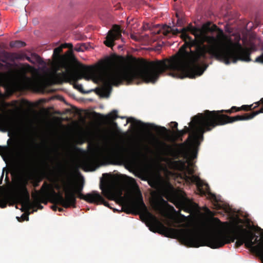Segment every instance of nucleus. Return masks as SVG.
Returning a JSON list of instances; mask_svg holds the SVG:
<instances>
[{
	"label": "nucleus",
	"instance_id": "obj_44",
	"mask_svg": "<svg viewBox=\"0 0 263 263\" xmlns=\"http://www.w3.org/2000/svg\"><path fill=\"white\" fill-rule=\"evenodd\" d=\"M160 201L164 204H166L167 203V202L165 200H164L162 197L160 198Z\"/></svg>",
	"mask_w": 263,
	"mask_h": 263
},
{
	"label": "nucleus",
	"instance_id": "obj_20",
	"mask_svg": "<svg viewBox=\"0 0 263 263\" xmlns=\"http://www.w3.org/2000/svg\"><path fill=\"white\" fill-rule=\"evenodd\" d=\"M59 152L57 147L52 148L51 154L48 153L46 155V159L51 162H59Z\"/></svg>",
	"mask_w": 263,
	"mask_h": 263
},
{
	"label": "nucleus",
	"instance_id": "obj_48",
	"mask_svg": "<svg viewBox=\"0 0 263 263\" xmlns=\"http://www.w3.org/2000/svg\"><path fill=\"white\" fill-rule=\"evenodd\" d=\"M132 61L133 62H137V60L136 58H132Z\"/></svg>",
	"mask_w": 263,
	"mask_h": 263
},
{
	"label": "nucleus",
	"instance_id": "obj_32",
	"mask_svg": "<svg viewBox=\"0 0 263 263\" xmlns=\"http://www.w3.org/2000/svg\"><path fill=\"white\" fill-rule=\"evenodd\" d=\"M101 198H95V200L96 201L95 202H93V204H103L105 206H108L109 207V204L103 198V197L101 195Z\"/></svg>",
	"mask_w": 263,
	"mask_h": 263
},
{
	"label": "nucleus",
	"instance_id": "obj_11",
	"mask_svg": "<svg viewBox=\"0 0 263 263\" xmlns=\"http://www.w3.org/2000/svg\"><path fill=\"white\" fill-rule=\"evenodd\" d=\"M238 228L245 239L246 247L251 249L253 252L255 253L260 258L261 262L263 263V242L254 246L253 240L256 235L252 231L243 228L241 226H238Z\"/></svg>",
	"mask_w": 263,
	"mask_h": 263
},
{
	"label": "nucleus",
	"instance_id": "obj_37",
	"mask_svg": "<svg viewBox=\"0 0 263 263\" xmlns=\"http://www.w3.org/2000/svg\"><path fill=\"white\" fill-rule=\"evenodd\" d=\"M262 242H263V240L260 241V239H258V236L257 235H256V236L255 237L254 240H253V243H254V246H256V245H258L259 243Z\"/></svg>",
	"mask_w": 263,
	"mask_h": 263
},
{
	"label": "nucleus",
	"instance_id": "obj_49",
	"mask_svg": "<svg viewBox=\"0 0 263 263\" xmlns=\"http://www.w3.org/2000/svg\"><path fill=\"white\" fill-rule=\"evenodd\" d=\"M112 125L114 127H117V123L115 122H113L112 123Z\"/></svg>",
	"mask_w": 263,
	"mask_h": 263
},
{
	"label": "nucleus",
	"instance_id": "obj_22",
	"mask_svg": "<svg viewBox=\"0 0 263 263\" xmlns=\"http://www.w3.org/2000/svg\"><path fill=\"white\" fill-rule=\"evenodd\" d=\"M83 78L82 75H80L76 72H75V78H69V80L67 81L66 82H68L69 81H72L73 82V87L74 88L77 89L80 92H83V86L82 84H79L78 82V80L81 79Z\"/></svg>",
	"mask_w": 263,
	"mask_h": 263
},
{
	"label": "nucleus",
	"instance_id": "obj_19",
	"mask_svg": "<svg viewBox=\"0 0 263 263\" xmlns=\"http://www.w3.org/2000/svg\"><path fill=\"white\" fill-rule=\"evenodd\" d=\"M136 122L138 125H142L144 127H151L155 130H157L158 132H162V133H166L167 132V129L163 126H157L152 124H145L141 122L140 121H136L134 118H130L127 119V123L128 122Z\"/></svg>",
	"mask_w": 263,
	"mask_h": 263
},
{
	"label": "nucleus",
	"instance_id": "obj_21",
	"mask_svg": "<svg viewBox=\"0 0 263 263\" xmlns=\"http://www.w3.org/2000/svg\"><path fill=\"white\" fill-rule=\"evenodd\" d=\"M14 60V55L13 53L3 51L0 52V67L3 66V64L1 62L7 63L9 60Z\"/></svg>",
	"mask_w": 263,
	"mask_h": 263
},
{
	"label": "nucleus",
	"instance_id": "obj_15",
	"mask_svg": "<svg viewBox=\"0 0 263 263\" xmlns=\"http://www.w3.org/2000/svg\"><path fill=\"white\" fill-rule=\"evenodd\" d=\"M122 37L121 28L119 25H114L108 31L104 44L107 47L112 48L114 45L115 41Z\"/></svg>",
	"mask_w": 263,
	"mask_h": 263
},
{
	"label": "nucleus",
	"instance_id": "obj_46",
	"mask_svg": "<svg viewBox=\"0 0 263 263\" xmlns=\"http://www.w3.org/2000/svg\"><path fill=\"white\" fill-rule=\"evenodd\" d=\"M58 210L59 212H63L64 211L63 209L62 208H58Z\"/></svg>",
	"mask_w": 263,
	"mask_h": 263
},
{
	"label": "nucleus",
	"instance_id": "obj_36",
	"mask_svg": "<svg viewBox=\"0 0 263 263\" xmlns=\"http://www.w3.org/2000/svg\"><path fill=\"white\" fill-rule=\"evenodd\" d=\"M19 156H21L23 162H26L27 159V156L24 153L22 152H18Z\"/></svg>",
	"mask_w": 263,
	"mask_h": 263
},
{
	"label": "nucleus",
	"instance_id": "obj_30",
	"mask_svg": "<svg viewBox=\"0 0 263 263\" xmlns=\"http://www.w3.org/2000/svg\"><path fill=\"white\" fill-rule=\"evenodd\" d=\"M119 117L118 116V111L116 110H113L106 116V119L109 120H114Z\"/></svg>",
	"mask_w": 263,
	"mask_h": 263
},
{
	"label": "nucleus",
	"instance_id": "obj_38",
	"mask_svg": "<svg viewBox=\"0 0 263 263\" xmlns=\"http://www.w3.org/2000/svg\"><path fill=\"white\" fill-rule=\"evenodd\" d=\"M194 27L190 24L186 28H183L182 29H185V32L187 33V31H190V32L192 31V30H193Z\"/></svg>",
	"mask_w": 263,
	"mask_h": 263
},
{
	"label": "nucleus",
	"instance_id": "obj_33",
	"mask_svg": "<svg viewBox=\"0 0 263 263\" xmlns=\"http://www.w3.org/2000/svg\"><path fill=\"white\" fill-rule=\"evenodd\" d=\"M253 105L254 104H252L251 105H243L241 107H240V111L243 110L245 111L252 110L253 109H255V108H253Z\"/></svg>",
	"mask_w": 263,
	"mask_h": 263
},
{
	"label": "nucleus",
	"instance_id": "obj_39",
	"mask_svg": "<svg viewBox=\"0 0 263 263\" xmlns=\"http://www.w3.org/2000/svg\"><path fill=\"white\" fill-rule=\"evenodd\" d=\"M171 126L173 128H175L176 130L178 127V123L176 122H171Z\"/></svg>",
	"mask_w": 263,
	"mask_h": 263
},
{
	"label": "nucleus",
	"instance_id": "obj_53",
	"mask_svg": "<svg viewBox=\"0 0 263 263\" xmlns=\"http://www.w3.org/2000/svg\"><path fill=\"white\" fill-rule=\"evenodd\" d=\"M16 218L18 219V220H19V218H19L18 217H17Z\"/></svg>",
	"mask_w": 263,
	"mask_h": 263
},
{
	"label": "nucleus",
	"instance_id": "obj_52",
	"mask_svg": "<svg viewBox=\"0 0 263 263\" xmlns=\"http://www.w3.org/2000/svg\"><path fill=\"white\" fill-rule=\"evenodd\" d=\"M3 176H4V173H3L2 175V178L3 177Z\"/></svg>",
	"mask_w": 263,
	"mask_h": 263
},
{
	"label": "nucleus",
	"instance_id": "obj_28",
	"mask_svg": "<svg viewBox=\"0 0 263 263\" xmlns=\"http://www.w3.org/2000/svg\"><path fill=\"white\" fill-rule=\"evenodd\" d=\"M79 67L84 71L85 74L93 75L92 69L90 67L85 66L78 62Z\"/></svg>",
	"mask_w": 263,
	"mask_h": 263
},
{
	"label": "nucleus",
	"instance_id": "obj_10",
	"mask_svg": "<svg viewBox=\"0 0 263 263\" xmlns=\"http://www.w3.org/2000/svg\"><path fill=\"white\" fill-rule=\"evenodd\" d=\"M254 104L255 105L253 107V108H256L259 105H261V107L259 110L254 111L250 114H245L242 115H237L234 117H231L228 115H222L220 117L221 120L219 122V124H217V125H225L237 121L250 120L253 119L257 115L263 113V98H262L259 101H257Z\"/></svg>",
	"mask_w": 263,
	"mask_h": 263
},
{
	"label": "nucleus",
	"instance_id": "obj_50",
	"mask_svg": "<svg viewBox=\"0 0 263 263\" xmlns=\"http://www.w3.org/2000/svg\"><path fill=\"white\" fill-rule=\"evenodd\" d=\"M85 78V79L86 80H89V77H84Z\"/></svg>",
	"mask_w": 263,
	"mask_h": 263
},
{
	"label": "nucleus",
	"instance_id": "obj_16",
	"mask_svg": "<svg viewBox=\"0 0 263 263\" xmlns=\"http://www.w3.org/2000/svg\"><path fill=\"white\" fill-rule=\"evenodd\" d=\"M98 158L94 154H91L84 157L81 161V165L90 171H94L98 164Z\"/></svg>",
	"mask_w": 263,
	"mask_h": 263
},
{
	"label": "nucleus",
	"instance_id": "obj_35",
	"mask_svg": "<svg viewBox=\"0 0 263 263\" xmlns=\"http://www.w3.org/2000/svg\"><path fill=\"white\" fill-rule=\"evenodd\" d=\"M42 181V178H37L33 182L34 187H37L39 186L40 182Z\"/></svg>",
	"mask_w": 263,
	"mask_h": 263
},
{
	"label": "nucleus",
	"instance_id": "obj_47",
	"mask_svg": "<svg viewBox=\"0 0 263 263\" xmlns=\"http://www.w3.org/2000/svg\"><path fill=\"white\" fill-rule=\"evenodd\" d=\"M46 148H47V149H48V152L47 154H48V153H50V154H51V151L52 148H49V147H48V146H46Z\"/></svg>",
	"mask_w": 263,
	"mask_h": 263
},
{
	"label": "nucleus",
	"instance_id": "obj_43",
	"mask_svg": "<svg viewBox=\"0 0 263 263\" xmlns=\"http://www.w3.org/2000/svg\"><path fill=\"white\" fill-rule=\"evenodd\" d=\"M51 208L53 210V211H57L58 210V206L54 205H52L51 206Z\"/></svg>",
	"mask_w": 263,
	"mask_h": 263
},
{
	"label": "nucleus",
	"instance_id": "obj_26",
	"mask_svg": "<svg viewBox=\"0 0 263 263\" xmlns=\"http://www.w3.org/2000/svg\"><path fill=\"white\" fill-rule=\"evenodd\" d=\"M22 82L24 86L27 88H30L33 84V80L25 75L23 77Z\"/></svg>",
	"mask_w": 263,
	"mask_h": 263
},
{
	"label": "nucleus",
	"instance_id": "obj_42",
	"mask_svg": "<svg viewBox=\"0 0 263 263\" xmlns=\"http://www.w3.org/2000/svg\"><path fill=\"white\" fill-rule=\"evenodd\" d=\"M247 48H250L251 54L252 53L253 51H254L256 50L255 47L254 45L251 46L250 47H247Z\"/></svg>",
	"mask_w": 263,
	"mask_h": 263
},
{
	"label": "nucleus",
	"instance_id": "obj_1",
	"mask_svg": "<svg viewBox=\"0 0 263 263\" xmlns=\"http://www.w3.org/2000/svg\"><path fill=\"white\" fill-rule=\"evenodd\" d=\"M184 31L185 29H182V38L184 43L177 56L162 61L142 60L138 67L122 63L99 76L103 85L102 92L110 90L112 85L118 86L124 82L130 84L135 80H141L146 83H154L166 70L170 71L169 74L173 77L181 79H194L202 75L206 67H202L200 63L208 59L207 53L211 57L210 50L217 43V37L223 36V31L210 22L203 24L201 28L194 27L191 33L195 36L194 40Z\"/></svg>",
	"mask_w": 263,
	"mask_h": 263
},
{
	"label": "nucleus",
	"instance_id": "obj_17",
	"mask_svg": "<svg viewBox=\"0 0 263 263\" xmlns=\"http://www.w3.org/2000/svg\"><path fill=\"white\" fill-rule=\"evenodd\" d=\"M77 198H79L81 199H83L86 201L93 203L95 202V198H101V195L97 191H93L90 193H88L86 195H84L82 193L76 194Z\"/></svg>",
	"mask_w": 263,
	"mask_h": 263
},
{
	"label": "nucleus",
	"instance_id": "obj_40",
	"mask_svg": "<svg viewBox=\"0 0 263 263\" xmlns=\"http://www.w3.org/2000/svg\"><path fill=\"white\" fill-rule=\"evenodd\" d=\"M197 152L196 149H194L192 152V157L193 158H195L197 157Z\"/></svg>",
	"mask_w": 263,
	"mask_h": 263
},
{
	"label": "nucleus",
	"instance_id": "obj_2",
	"mask_svg": "<svg viewBox=\"0 0 263 263\" xmlns=\"http://www.w3.org/2000/svg\"><path fill=\"white\" fill-rule=\"evenodd\" d=\"M139 213H141L146 219L151 231L163 234L167 237L177 238L182 244L189 247L208 246L212 249H218L226 244L234 242L235 239H237L235 242L236 248L246 243L238 228L234 235L223 230L203 234L190 230L167 228L156 216L148 212L140 192L136 195V214Z\"/></svg>",
	"mask_w": 263,
	"mask_h": 263
},
{
	"label": "nucleus",
	"instance_id": "obj_7",
	"mask_svg": "<svg viewBox=\"0 0 263 263\" xmlns=\"http://www.w3.org/2000/svg\"><path fill=\"white\" fill-rule=\"evenodd\" d=\"M55 188L59 191L62 190L65 197L61 193L55 194V200L58 204L64 208H76L77 203L76 194L82 193L83 184H76L69 179L62 180V185L56 184Z\"/></svg>",
	"mask_w": 263,
	"mask_h": 263
},
{
	"label": "nucleus",
	"instance_id": "obj_6",
	"mask_svg": "<svg viewBox=\"0 0 263 263\" xmlns=\"http://www.w3.org/2000/svg\"><path fill=\"white\" fill-rule=\"evenodd\" d=\"M240 111V107L232 106L230 109L210 111L205 110L203 113H199L194 117L196 120V127L200 136L203 138L204 133L212 130L217 126L221 120V116L225 115L223 113L231 114Z\"/></svg>",
	"mask_w": 263,
	"mask_h": 263
},
{
	"label": "nucleus",
	"instance_id": "obj_41",
	"mask_svg": "<svg viewBox=\"0 0 263 263\" xmlns=\"http://www.w3.org/2000/svg\"><path fill=\"white\" fill-rule=\"evenodd\" d=\"M130 37L131 39H132L133 40H135V41H138L139 40V37L136 36V35L134 34H130Z\"/></svg>",
	"mask_w": 263,
	"mask_h": 263
},
{
	"label": "nucleus",
	"instance_id": "obj_12",
	"mask_svg": "<svg viewBox=\"0 0 263 263\" xmlns=\"http://www.w3.org/2000/svg\"><path fill=\"white\" fill-rule=\"evenodd\" d=\"M50 192L54 194L52 202L58 204L55 200V194L57 193L54 191L51 184L46 182H44L39 191H35V192L32 194V198L39 209L42 210L43 208V206L40 204V202L45 204L47 203V201L45 199L49 196Z\"/></svg>",
	"mask_w": 263,
	"mask_h": 263
},
{
	"label": "nucleus",
	"instance_id": "obj_14",
	"mask_svg": "<svg viewBox=\"0 0 263 263\" xmlns=\"http://www.w3.org/2000/svg\"><path fill=\"white\" fill-rule=\"evenodd\" d=\"M28 182L26 180L23 181L18 186V198L22 206L27 209H30L32 204L30 201L29 193L27 185Z\"/></svg>",
	"mask_w": 263,
	"mask_h": 263
},
{
	"label": "nucleus",
	"instance_id": "obj_18",
	"mask_svg": "<svg viewBox=\"0 0 263 263\" xmlns=\"http://www.w3.org/2000/svg\"><path fill=\"white\" fill-rule=\"evenodd\" d=\"M13 126V121L11 118L0 114V130L6 131Z\"/></svg>",
	"mask_w": 263,
	"mask_h": 263
},
{
	"label": "nucleus",
	"instance_id": "obj_23",
	"mask_svg": "<svg viewBox=\"0 0 263 263\" xmlns=\"http://www.w3.org/2000/svg\"><path fill=\"white\" fill-rule=\"evenodd\" d=\"M160 31L162 32L165 36L167 35L171 32H172L174 34H177L181 33V36L182 37V29L180 30L178 29H173L170 26L165 25L162 27L161 30L160 31L158 32V33H159Z\"/></svg>",
	"mask_w": 263,
	"mask_h": 263
},
{
	"label": "nucleus",
	"instance_id": "obj_13",
	"mask_svg": "<svg viewBox=\"0 0 263 263\" xmlns=\"http://www.w3.org/2000/svg\"><path fill=\"white\" fill-rule=\"evenodd\" d=\"M167 199L172 202L176 208L183 210L185 211H189L187 208V198L184 192H176L171 191L167 192Z\"/></svg>",
	"mask_w": 263,
	"mask_h": 263
},
{
	"label": "nucleus",
	"instance_id": "obj_51",
	"mask_svg": "<svg viewBox=\"0 0 263 263\" xmlns=\"http://www.w3.org/2000/svg\"><path fill=\"white\" fill-rule=\"evenodd\" d=\"M26 65H27L28 67H29V68L30 67V66L29 64H27Z\"/></svg>",
	"mask_w": 263,
	"mask_h": 263
},
{
	"label": "nucleus",
	"instance_id": "obj_54",
	"mask_svg": "<svg viewBox=\"0 0 263 263\" xmlns=\"http://www.w3.org/2000/svg\"><path fill=\"white\" fill-rule=\"evenodd\" d=\"M157 205H158V206H159V203H157Z\"/></svg>",
	"mask_w": 263,
	"mask_h": 263
},
{
	"label": "nucleus",
	"instance_id": "obj_29",
	"mask_svg": "<svg viewBox=\"0 0 263 263\" xmlns=\"http://www.w3.org/2000/svg\"><path fill=\"white\" fill-rule=\"evenodd\" d=\"M26 43L21 41H12L10 43V46L12 48H21L26 46Z\"/></svg>",
	"mask_w": 263,
	"mask_h": 263
},
{
	"label": "nucleus",
	"instance_id": "obj_4",
	"mask_svg": "<svg viewBox=\"0 0 263 263\" xmlns=\"http://www.w3.org/2000/svg\"><path fill=\"white\" fill-rule=\"evenodd\" d=\"M218 41L214 47L210 50L211 57L228 65L231 62L235 63L238 61L249 62L252 61L250 57V48L243 47L240 43V35L236 36L235 43H233L230 37L223 33V36L217 37Z\"/></svg>",
	"mask_w": 263,
	"mask_h": 263
},
{
	"label": "nucleus",
	"instance_id": "obj_25",
	"mask_svg": "<svg viewBox=\"0 0 263 263\" xmlns=\"http://www.w3.org/2000/svg\"><path fill=\"white\" fill-rule=\"evenodd\" d=\"M31 56L32 58H33V60H32L31 58L27 55L25 57V59L32 64H35V62H37L40 64L42 63V59L37 54L35 53H32Z\"/></svg>",
	"mask_w": 263,
	"mask_h": 263
},
{
	"label": "nucleus",
	"instance_id": "obj_45",
	"mask_svg": "<svg viewBox=\"0 0 263 263\" xmlns=\"http://www.w3.org/2000/svg\"><path fill=\"white\" fill-rule=\"evenodd\" d=\"M22 218H23V220H24L25 219H26V220H28L29 219V217L28 216H22Z\"/></svg>",
	"mask_w": 263,
	"mask_h": 263
},
{
	"label": "nucleus",
	"instance_id": "obj_8",
	"mask_svg": "<svg viewBox=\"0 0 263 263\" xmlns=\"http://www.w3.org/2000/svg\"><path fill=\"white\" fill-rule=\"evenodd\" d=\"M71 78H75V72L72 70V63L67 57L62 56L57 63L49 80L51 84H61L68 81Z\"/></svg>",
	"mask_w": 263,
	"mask_h": 263
},
{
	"label": "nucleus",
	"instance_id": "obj_31",
	"mask_svg": "<svg viewBox=\"0 0 263 263\" xmlns=\"http://www.w3.org/2000/svg\"><path fill=\"white\" fill-rule=\"evenodd\" d=\"M15 149L14 148H11L8 146H2L0 145V154L2 155L3 154H7L9 153L11 151H14Z\"/></svg>",
	"mask_w": 263,
	"mask_h": 263
},
{
	"label": "nucleus",
	"instance_id": "obj_9",
	"mask_svg": "<svg viewBox=\"0 0 263 263\" xmlns=\"http://www.w3.org/2000/svg\"><path fill=\"white\" fill-rule=\"evenodd\" d=\"M121 178L116 177L112 180L106 181L104 184H100V189L103 195L109 200H114L116 197L120 196L122 190L120 185Z\"/></svg>",
	"mask_w": 263,
	"mask_h": 263
},
{
	"label": "nucleus",
	"instance_id": "obj_3",
	"mask_svg": "<svg viewBox=\"0 0 263 263\" xmlns=\"http://www.w3.org/2000/svg\"><path fill=\"white\" fill-rule=\"evenodd\" d=\"M194 116L191 122L189 123V127L185 126L182 130H176V138L179 141H182V137L187 133H190L187 139L183 143L175 144L174 146L167 144L164 141L156 139V141L159 146L161 153L165 157L164 161L170 165L167 159L173 161H176L180 157L187 153L191 149L194 148L195 145L200 144V140L202 141L203 137L201 138L198 133L196 126V120H194Z\"/></svg>",
	"mask_w": 263,
	"mask_h": 263
},
{
	"label": "nucleus",
	"instance_id": "obj_34",
	"mask_svg": "<svg viewBox=\"0 0 263 263\" xmlns=\"http://www.w3.org/2000/svg\"><path fill=\"white\" fill-rule=\"evenodd\" d=\"M254 62L263 64V53L257 57Z\"/></svg>",
	"mask_w": 263,
	"mask_h": 263
},
{
	"label": "nucleus",
	"instance_id": "obj_24",
	"mask_svg": "<svg viewBox=\"0 0 263 263\" xmlns=\"http://www.w3.org/2000/svg\"><path fill=\"white\" fill-rule=\"evenodd\" d=\"M72 45L71 44H65V45H63L61 46L55 48L53 51V56L55 58L60 59L61 57H62V56H61L60 53L62 52L63 48L67 47H72Z\"/></svg>",
	"mask_w": 263,
	"mask_h": 263
},
{
	"label": "nucleus",
	"instance_id": "obj_27",
	"mask_svg": "<svg viewBox=\"0 0 263 263\" xmlns=\"http://www.w3.org/2000/svg\"><path fill=\"white\" fill-rule=\"evenodd\" d=\"M142 153L141 150L137 148L133 151L130 154V157L133 160H137L141 156Z\"/></svg>",
	"mask_w": 263,
	"mask_h": 263
},
{
	"label": "nucleus",
	"instance_id": "obj_5",
	"mask_svg": "<svg viewBox=\"0 0 263 263\" xmlns=\"http://www.w3.org/2000/svg\"><path fill=\"white\" fill-rule=\"evenodd\" d=\"M170 162V167L176 171L183 172L182 179L187 184L195 183L197 187L198 193L201 196L208 195V198L212 201L217 203L218 199L214 194L210 191L208 183L204 182L197 176L194 175V170L186 165V162L183 160L173 161L167 159Z\"/></svg>",
	"mask_w": 263,
	"mask_h": 263
}]
</instances>
